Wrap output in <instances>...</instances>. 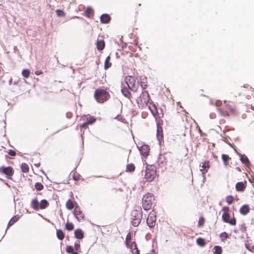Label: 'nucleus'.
Wrapping results in <instances>:
<instances>
[{
    "mask_svg": "<svg viewBox=\"0 0 254 254\" xmlns=\"http://www.w3.org/2000/svg\"><path fill=\"white\" fill-rule=\"evenodd\" d=\"M125 81L128 87L133 92L137 91L139 85L134 77L128 75L126 77Z\"/></svg>",
    "mask_w": 254,
    "mask_h": 254,
    "instance_id": "8",
    "label": "nucleus"
},
{
    "mask_svg": "<svg viewBox=\"0 0 254 254\" xmlns=\"http://www.w3.org/2000/svg\"><path fill=\"white\" fill-rule=\"evenodd\" d=\"M18 220V217H17L16 216L13 217L9 221L8 224V227H9L11 226H12L13 224H14L16 221H17Z\"/></svg>",
    "mask_w": 254,
    "mask_h": 254,
    "instance_id": "40",
    "label": "nucleus"
},
{
    "mask_svg": "<svg viewBox=\"0 0 254 254\" xmlns=\"http://www.w3.org/2000/svg\"><path fill=\"white\" fill-rule=\"evenodd\" d=\"M140 85L143 89H146L147 87V78L146 77L141 79Z\"/></svg>",
    "mask_w": 254,
    "mask_h": 254,
    "instance_id": "34",
    "label": "nucleus"
},
{
    "mask_svg": "<svg viewBox=\"0 0 254 254\" xmlns=\"http://www.w3.org/2000/svg\"><path fill=\"white\" fill-rule=\"evenodd\" d=\"M49 205L48 201L46 199L42 200L39 203V209H44Z\"/></svg>",
    "mask_w": 254,
    "mask_h": 254,
    "instance_id": "26",
    "label": "nucleus"
},
{
    "mask_svg": "<svg viewBox=\"0 0 254 254\" xmlns=\"http://www.w3.org/2000/svg\"><path fill=\"white\" fill-rule=\"evenodd\" d=\"M222 102L220 100H217L215 102V105L217 107H219L221 105Z\"/></svg>",
    "mask_w": 254,
    "mask_h": 254,
    "instance_id": "53",
    "label": "nucleus"
},
{
    "mask_svg": "<svg viewBox=\"0 0 254 254\" xmlns=\"http://www.w3.org/2000/svg\"><path fill=\"white\" fill-rule=\"evenodd\" d=\"M122 92L123 94L126 97H129L130 95V93L129 91V90L127 88L124 87L122 89Z\"/></svg>",
    "mask_w": 254,
    "mask_h": 254,
    "instance_id": "35",
    "label": "nucleus"
},
{
    "mask_svg": "<svg viewBox=\"0 0 254 254\" xmlns=\"http://www.w3.org/2000/svg\"><path fill=\"white\" fill-rule=\"evenodd\" d=\"M149 150L150 147L149 145L146 144L142 145L139 149L141 154L145 157L148 156Z\"/></svg>",
    "mask_w": 254,
    "mask_h": 254,
    "instance_id": "14",
    "label": "nucleus"
},
{
    "mask_svg": "<svg viewBox=\"0 0 254 254\" xmlns=\"http://www.w3.org/2000/svg\"><path fill=\"white\" fill-rule=\"evenodd\" d=\"M82 119L85 121V122L87 123L88 125L93 124L96 121V119L95 117H91L89 115L85 116Z\"/></svg>",
    "mask_w": 254,
    "mask_h": 254,
    "instance_id": "19",
    "label": "nucleus"
},
{
    "mask_svg": "<svg viewBox=\"0 0 254 254\" xmlns=\"http://www.w3.org/2000/svg\"><path fill=\"white\" fill-rule=\"evenodd\" d=\"M22 75L25 78H28L30 76V71L28 69H24L21 72Z\"/></svg>",
    "mask_w": 254,
    "mask_h": 254,
    "instance_id": "33",
    "label": "nucleus"
},
{
    "mask_svg": "<svg viewBox=\"0 0 254 254\" xmlns=\"http://www.w3.org/2000/svg\"><path fill=\"white\" fill-rule=\"evenodd\" d=\"M150 97L147 91H143L136 99V103L139 108L144 109L149 102Z\"/></svg>",
    "mask_w": 254,
    "mask_h": 254,
    "instance_id": "3",
    "label": "nucleus"
},
{
    "mask_svg": "<svg viewBox=\"0 0 254 254\" xmlns=\"http://www.w3.org/2000/svg\"><path fill=\"white\" fill-rule=\"evenodd\" d=\"M214 252H213L214 254H221L222 252V248L220 246H215L214 247Z\"/></svg>",
    "mask_w": 254,
    "mask_h": 254,
    "instance_id": "39",
    "label": "nucleus"
},
{
    "mask_svg": "<svg viewBox=\"0 0 254 254\" xmlns=\"http://www.w3.org/2000/svg\"><path fill=\"white\" fill-rule=\"evenodd\" d=\"M135 166L133 163H129L127 165L126 172H133L134 171Z\"/></svg>",
    "mask_w": 254,
    "mask_h": 254,
    "instance_id": "29",
    "label": "nucleus"
},
{
    "mask_svg": "<svg viewBox=\"0 0 254 254\" xmlns=\"http://www.w3.org/2000/svg\"><path fill=\"white\" fill-rule=\"evenodd\" d=\"M94 97L98 103H103L110 98V95L106 89L99 88L95 90Z\"/></svg>",
    "mask_w": 254,
    "mask_h": 254,
    "instance_id": "1",
    "label": "nucleus"
},
{
    "mask_svg": "<svg viewBox=\"0 0 254 254\" xmlns=\"http://www.w3.org/2000/svg\"><path fill=\"white\" fill-rule=\"evenodd\" d=\"M56 235L57 238L60 240H63L64 238V234L61 229H58L57 230Z\"/></svg>",
    "mask_w": 254,
    "mask_h": 254,
    "instance_id": "30",
    "label": "nucleus"
},
{
    "mask_svg": "<svg viewBox=\"0 0 254 254\" xmlns=\"http://www.w3.org/2000/svg\"><path fill=\"white\" fill-rule=\"evenodd\" d=\"M219 237L221 239V241L223 242H225L227 239L228 238V235L226 232H224L220 234Z\"/></svg>",
    "mask_w": 254,
    "mask_h": 254,
    "instance_id": "36",
    "label": "nucleus"
},
{
    "mask_svg": "<svg viewBox=\"0 0 254 254\" xmlns=\"http://www.w3.org/2000/svg\"><path fill=\"white\" fill-rule=\"evenodd\" d=\"M85 12L86 13V14L88 17H90L91 15H93V10L91 8L88 7L85 10Z\"/></svg>",
    "mask_w": 254,
    "mask_h": 254,
    "instance_id": "44",
    "label": "nucleus"
},
{
    "mask_svg": "<svg viewBox=\"0 0 254 254\" xmlns=\"http://www.w3.org/2000/svg\"><path fill=\"white\" fill-rule=\"evenodd\" d=\"M111 18L107 14H104L101 16L100 20L102 23H108L110 22Z\"/></svg>",
    "mask_w": 254,
    "mask_h": 254,
    "instance_id": "24",
    "label": "nucleus"
},
{
    "mask_svg": "<svg viewBox=\"0 0 254 254\" xmlns=\"http://www.w3.org/2000/svg\"><path fill=\"white\" fill-rule=\"evenodd\" d=\"M97 48L99 51L103 50L105 48V42L103 40H97L96 42Z\"/></svg>",
    "mask_w": 254,
    "mask_h": 254,
    "instance_id": "23",
    "label": "nucleus"
},
{
    "mask_svg": "<svg viewBox=\"0 0 254 254\" xmlns=\"http://www.w3.org/2000/svg\"><path fill=\"white\" fill-rule=\"evenodd\" d=\"M226 201L228 204H232L234 201V197L232 195H228L226 197Z\"/></svg>",
    "mask_w": 254,
    "mask_h": 254,
    "instance_id": "43",
    "label": "nucleus"
},
{
    "mask_svg": "<svg viewBox=\"0 0 254 254\" xmlns=\"http://www.w3.org/2000/svg\"><path fill=\"white\" fill-rule=\"evenodd\" d=\"M65 228L67 231H72L74 229V225L72 223L67 222L65 225Z\"/></svg>",
    "mask_w": 254,
    "mask_h": 254,
    "instance_id": "38",
    "label": "nucleus"
},
{
    "mask_svg": "<svg viewBox=\"0 0 254 254\" xmlns=\"http://www.w3.org/2000/svg\"><path fill=\"white\" fill-rule=\"evenodd\" d=\"M247 181L238 182L236 184V190L238 191H244L247 186Z\"/></svg>",
    "mask_w": 254,
    "mask_h": 254,
    "instance_id": "15",
    "label": "nucleus"
},
{
    "mask_svg": "<svg viewBox=\"0 0 254 254\" xmlns=\"http://www.w3.org/2000/svg\"><path fill=\"white\" fill-rule=\"evenodd\" d=\"M7 153L11 156H15L16 155V152L13 150H9Z\"/></svg>",
    "mask_w": 254,
    "mask_h": 254,
    "instance_id": "49",
    "label": "nucleus"
},
{
    "mask_svg": "<svg viewBox=\"0 0 254 254\" xmlns=\"http://www.w3.org/2000/svg\"><path fill=\"white\" fill-rule=\"evenodd\" d=\"M56 14L58 16H65V14L63 10L58 9L56 10Z\"/></svg>",
    "mask_w": 254,
    "mask_h": 254,
    "instance_id": "46",
    "label": "nucleus"
},
{
    "mask_svg": "<svg viewBox=\"0 0 254 254\" xmlns=\"http://www.w3.org/2000/svg\"><path fill=\"white\" fill-rule=\"evenodd\" d=\"M156 221V212L153 210L151 211L148 215V218H147V223L148 226L150 228H153L155 224Z\"/></svg>",
    "mask_w": 254,
    "mask_h": 254,
    "instance_id": "12",
    "label": "nucleus"
},
{
    "mask_svg": "<svg viewBox=\"0 0 254 254\" xmlns=\"http://www.w3.org/2000/svg\"><path fill=\"white\" fill-rule=\"evenodd\" d=\"M155 198L154 195L148 193L143 195L142 199V206L145 210H150L152 206Z\"/></svg>",
    "mask_w": 254,
    "mask_h": 254,
    "instance_id": "6",
    "label": "nucleus"
},
{
    "mask_svg": "<svg viewBox=\"0 0 254 254\" xmlns=\"http://www.w3.org/2000/svg\"><path fill=\"white\" fill-rule=\"evenodd\" d=\"M20 168L23 173H28L29 171V166L25 163L21 164Z\"/></svg>",
    "mask_w": 254,
    "mask_h": 254,
    "instance_id": "31",
    "label": "nucleus"
},
{
    "mask_svg": "<svg viewBox=\"0 0 254 254\" xmlns=\"http://www.w3.org/2000/svg\"><path fill=\"white\" fill-rule=\"evenodd\" d=\"M142 217V212L141 209L140 210H133L131 213V224L136 227L140 223Z\"/></svg>",
    "mask_w": 254,
    "mask_h": 254,
    "instance_id": "7",
    "label": "nucleus"
},
{
    "mask_svg": "<svg viewBox=\"0 0 254 254\" xmlns=\"http://www.w3.org/2000/svg\"><path fill=\"white\" fill-rule=\"evenodd\" d=\"M74 216L79 222L84 220L85 215L81 208L78 205H76L73 212Z\"/></svg>",
    "mask_w": 254,
    "mask_h": 254,
    "instance_id": "11",
    "label": "nucleus"
},
{
    "mask_svg": "<svg viewBox=\"0 0 254 254\" xmlns=\"http://www.w3.org/2000/svg\"><path fill=\"white\" fill-rule=\"evenodd\" d=\"M224 105L222 108L218 109V111L221 116L224 117H228L230 115L236 114L235 107L230 105L227 101H224Z\"/></svg>",
    "mask_w": 254,
    "mask_h": 254,
    "instance_id": "2",
    "label": "nucleus"
},
{
    "mask_svg": "<svg viewBox=\"0 0 254 254\" xmlns=\"http://www.w3.org/2000/svg\"><path fill=\"white\" fill-rule=\"evenodd\" d=\"M222 211L223 212L222 215V219L223 221L228 223L231 225L235 226L236 225V219L234 216L231 219L230 218V208L229 207L224 206L222 208Z\"/></svg>",
    "mask_w": 254,
    "mask_h": 254,
    "instance_id": "4",
    "label": "nucleus"
},
{
    "mask_svg": "<svg viewBox=\"0 0 254 254\" xmlns=\"http://www.w3.org/2000/svg\"><path fill=\"white\" fill-rule=\"evenodd\" d=\"M0 173L5 175L7 179H11L14 170L11 167L1 166L0 167Z\"/></svg>",
    "mask_w": 254,
    "mask_h": 254,
    "instance_id": "10",
    "label": "nucleus"
},
{
    "mask_svg": "<svg viewBox=\"0 0 254 254\" xmlns=\"http://www.w3.org/2000/svg\"><path fill=\"white\" fill-rule=\"evenodd\" d=\"M73 248L71 246H67L66 247V249H65V251L66 252V253H68V254H72L74 251H73Z\"/></svg>",
    "mask_w": 254,
    "mask_h": 254,
    "instance_id": "47",
    "label": "nucleus"
},
{
    "mask_svg": "<svg viewBox=\"0 0 254 254\" xmlns=\"http://www.w3.org/2000/svg\"><path fill=\"white\" fill-rule=\"evenodd\" d=\"M147 106L156 120L163 117V114L162 112H158L157 106L152 101H150Z\"/></svg>",
    "mask_w": 254,
    "mask_h": 254,
    "instance_id": "9",
    "label": "nucleus"
},
{
    "mask_svg": "<svg viewBox=\"0 0 254 254\" xmlns=\"http://www.w3.org/2000/svg\"><path fill=\"white\" fill-rule=\"evenodd\" d=\"M245 246L249 251L251 252H254V247L253 246H251L250 244H246Z\"/></svg>",
    "mask_w": 254,
    "mask_h": 254,
    "instance_id": "48",
    "label": "nucleus"
},
{
    "mask_svg": "<svg viewBox=\"0 0 254 254\" xmlns=\"http://www.w3.org/2000/svg\"><path fill=\"white\" fill-rule=\"evenodd\" d=\"M157 164L160 167H163L166 165V161L164 156H160L157 160Z\"/></svg>",
    "mask_w": 254,
    "mask_h": 254,
    "instance_id": "20",
    "label": "nucleus"
},
{
    "mask_svg": "<svg viewBox=\"0 0 254 254\" xmlns=\"http://www.w3.org/2000/svg\"><path fill=\"white\" fill-rule=\"evenodd\" d=\"M76 205H78L76 202L71 199H68L65 203V207L69 210H71L73 208H75Z\"/></svg>",
    "mask_w": 254,
    "mask_h": 254,
    "instance_id": "17",
    "label": "nucleus"
},
{
    "mask_svg": "<svg viewBox=\"0 0 254 254\" xmlns=\"http://www.w3.org/2000/svg\"><path fill=\"white\" fill-rule=\"evenodd\" d=\"M205 223V219L203 217H200L199 218L198 224H197V227H202Z\"/></svg>",
    "mask_w": 254,
    "mask_h": 254,
    "instance_id": "41",
    "label": "nucleus"
},
{
    "mask_svg": "<svg viewBox=\"0 0 254 254\" xmlns=\"http://www.w3.org/2000/svg\"><path fill=\"white\" fill-rule=\"evenodd\" d=\"M43 72L42 70H38L35 71V74L37 75H40L43 74Z\"/></svg>",
    "mask_w": 254,
    "mask_h": 254,
    "instance_id": "52",
    "label": "nucleus"
},
{
    "mask_svg": "<svg viewBox=\"0 0 254 254\" xmlns=\"http://www.w3.org/2000/svg\"><path fill=\"white\" fill-rule=\"evenodd\" d=\"M230 157L226 154L222 155V159L223 161L224 164L225 166H227L229 165V161L230 159Z\"/></svg>",
    "mask_w": 254,
    "mask_h": 254,
    "instance_id": "28",
    "label": "nucleus"
},
{
    "mask_svg": "<svg viewBox=\"0 0 254 254\" xmlns=\"http://www.w3.org/2000/svg\"><path fill=\"white\" fill-rule=\"evenodd\" d=\"M75 237L78 239H82L84 237V233L82 230L77 229L74 231Z\"/></svg>",
    "mask_w": 254,
    "mask_h": 254,
    "instance_id": "25",
    "label": "nucleus"
},
{
    "mask_svg": "<svg viewBox=\"0 0 254 254\" xmlns=\"http://www.w3.org/2000/svg\"><path fill=\"white\" fill-rule=\"evenodd\" d=\"M31 206L35 210L38 211L39 210V202L37 198L33 199L31 201Z\"/></svg>",
    "mask_w": 254,
    "mask_h": 254,
    "instance_id": "21",
    "label": "nucleus"
},
{
    "mask_svg": "<svg viewBox=\"0 0 254 254\" xmlns=\"http://www.w3.org/2000/svg\"><path fill=\"white\" fill-rule=\"evenodd\" d=\"M71 254H78V253L76 252H73Z\"/></svg>",
    "mask_w": 254,
    "mask_h": 254,
    "instance_id": "55",
    "label": "nucleus"
},
{
    "mask_svg": "<svg viewBox=\"0 0 254 254\" xmlns=\"http://www.w3.org/2000/svg\"><path fill=\"white\" fill-rule=\"evenodd\" d=\"M196 243L198 245L201 247H204L206 244L204 240L202 238H198L196 240Z\"/></svg>",
    "mask_w": 254,
    "mask_h": 254,
    "instance_id": "37",
    "label": "nucleus"
},
{
    "mask_svg": "<svg viewBox=\"0 0 254 254\" xmlns=\"http://www.w3.org/2000/svg\"><path fill=\"white\" fill-rule=\"evenodd\" d=\"M160 129L161 130V131H162V128H161V127H158V129H157L158 134V133H159V129Z\"/></svg>",
    "mask_w": 254,
    "mask_h": 254,
    "instance_id": "54",
    "label": "nucleus"
},
{
    "mask_svg": "<svg viewBox=\"0 0 254 254\" xmlns=\"http://www.w3.org/2000/svg\"><path fill=\"white\" fill-rule=\"evenodd\" d=\"M72 178L75 181H78L80 179L81 176L77 173H73L72 175Z\"/></svg>",
    "mask_w": 254,
    "mask_h": 254,
    "instance_id": "45",
    "label": "nucleus"
},
{
    "mask_svg": "<svg viewBox=\"0 0 254 254\" xmlns=\"http://www.w3.org/2000/svg\"><path fill=\"white\" fill-rule=\"evenodd\" d=\"M250 211V207L248 204L243 205L239 209L240 213L243 215L248 214Z\"/></svg>",
    "mask_w": 254,
    "mask_h": 254,
    "instance_id": "16",
    "label": "nucleus"
},
{
    "mask_svg": "<svg viewBox=\"0 0 254 254\" xmlns=\"http://www.w3.org/2000/svg\"><path fill=\"white\" fill-rule=\"evenodd\" d=\"M88 126V125L87 124V123L85 122L83 123L82 125H80V128L81 129H82V128H86Z\"/></svg>",
    "mask_w": 254,
    "mask_h": 254,
    "instance_id": "51",
    "label": "nucleus"
},
{
    "mask_svg": "<svg viewBox=\"0 0 254 254\" xmlns=\"http://www.w3.org/2000/svg\"><path fill=\"white\" fill-rule=\"evenodd\" d=\"M133 254H139V251L137 247L136 244H133L130 249Z\"/></svg>",
    "mask_w": 254,
    "mask_h": 254,
    "instance_id": "32",
    "label": "nucleus"
},
{
    "mask_svg": "<svg viewBox=\"0 0 254 254\" xmlns=\"http://www.w3.org/2000/svg\"><path fill=\"white\" fill-rule=\"evenodd\" d=\"M35 187L37 190H41L44 189L43 185L41 183L39 182L35 184Z\"/></svg>",
    "mask_w": 254,
    "mask_h": 254,
    "instance_id": "42",
    "label": "nucleus"
},
{
    "mask_svg": "<svg viewBox=\"0 0 254 254\" xmlns=\"http://www.w3.org/2000/svg\"><path fill=\"white\" fill-rule=\"evenodd\" d=\"M111 58L108 56L105 59L104 62V68L105 69H108L112 65V63L110 62Z\"/></svg>",
    "mask_w": 254,
    "mask_h": 254,
    "instance_id": "27",
    "label": "nucleus"
},
{
    "mask_svg": "<svg viewBox=\"0 0 254 254\" xmlns=\"http://www.w3.org/2000/svg\"><path fill=\"white\" fill-rule=\"evenodd\" d=\"M157 176L156 167L154 165H147L146 167L145 179L148 182L153 181Z\"/></svg>",
    "mask_w": 254,
    "mask_h": 254,
    "instance_id": "5",
    "label": "nucleus"
},
{
    "mask_svg": "<svg viewBox=\"0 0 254 254\" xmlns=\"http://www.w3.org/2000/svg\"><path fill=\"white\" fill-rule=\"evenodd\" d=\"M127 247L129 249L133 244H136L135 242L131 241V234L130 232L128 233L126 238L125 241Z\"/></svg>",
    "mask_w": 254,
    "mask_h": 254,
    "instance_id": "18",
    "label": "nucleus"
},
{
    "mask_svg": "<svg viewBox=\"0 0 254 254\" xmlns=\"http://www.w3.org/2000/svg\"><path fill=\"white\" fill-rule=\"evenodd\" d=\"M240 160L242 163L247 166H249L251 165L250 162L246 155L245 154L240 155Z\"/></svg>",
    "mask_w": 254,
    "mask_h": 254,
    "instance_id": "22",
    "label": "nucleus"
},
{
    "mask_svg": "<svg viewBox=\"0 0 254 254\" xmlns=\"http://www.w3.org/2000/svg\"><path fill=\"white\" fill-rule=\"evenodd\" d=\"M209 164L210 163L209 161H205L202 163L201 166H200L201 167L200 171L201 172L203 176H204L205 174L208 172V169L210 168Z\"/></svg>",
    "mask_w": 254,
    "mask_h": 254,
    "instance_id": "13",
    "label": "nucleus"
},
{
    "mask_svg": "<svg viewBox=\"0 0 254 254\" xmlns=\"http://www.w3.org/2000/svg\"><path fill=\"white\" fill-rule=\"evenodd\" d=\"M80 248V245L79 243H75L74 245V248L76 251H78Z\"/></svg>",
    "mask_w": 254,
    "mask_h": 254,
    "instance_id": "50",
    "label": "nucleus"
}]
</instances>
